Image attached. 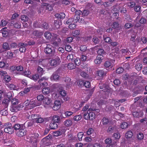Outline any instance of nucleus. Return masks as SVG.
<instances>
[{"label": "nucleus", "mask_w": 147, "mask_h": 147, "mask_svg": "<svg viewBox=\"0 0 147 147\" xmlns=\"http://www.w3.org/2000/svg\"><path fill=\"white\" fill-rule=\"evenodd\" d=\"M125 136L126 138H131L133 136V133L130 131H128L126 133Z\"/></svg>", "instance_id": "obj_36"}, {"label": "nucleus", "mask_w": 147, "mask_h": 147, "mask_svg": "<svg viewBox=\"0 0 147 147\" xmlns=\"http://www.w3.org/2000/svg\"><path fill=\"white\" fill-rule=\"evenodd\" d=\"M27 46V44H24L20 43L19 44V46L20 47L19 49V51L22 53L25 52L26 50V47Z\"/></svg>", "instance_id": "obj_7"}, {"label": "nucleus", "mask_w": 147, "mask_h": 147, "mask_svg": "<svg viewBox=\"0 0 147 147\" xmlns=\"http://www.w3.org/2000/svg\"><path fill=\"white\" fill-rule=\"evenodd\" d=\"M41 105V102L36 100H32L30 101L29 109H31Z\"/></svg>", "instance_id": "obj_4"}, {"label": "nucleus", "mask_w": 147, "mask_h": 147, "mask_svg": "<svg viewBox=\"0 0 147 147\" xmlns=\"http://www.w3.org/2000/svg\"><path fill=\"white\" fill-rule=\"evenodd\" d=\"M3 127L4 128V131L6 133L11 134L14 132V129L12 124L9 123H5Z\"/></svg>", "instance_id": "obj_2"}, {"label": "nucleus", "mask_w": 147, "mask_h": 147, "mask_svg": "<svg viewBox=\"0 0 147 147\" xmlns=\"http://www.w3.org/2000/svg\"><path fill=\"white\" fill-rule=\"evenodd\" d=\"M11 102L12 104V105L15 106L18 103V100L16 98L12 99L11 100Z\"/></svg>", "instance_id": "obj_48"}, {"label": "nucleus", "mask_w": 147, "mask_h": 147, "mask_svg": "<svg viewBox=\"0 0 147 147\" xmlns=\"http://www.w3.org/2000/svg\"><path fill=\"white\" fill-rule=\"evenodd\" d=\"M136 65L135 66V67L136 69L138 71H140L142 68V65L140 63H136Z\"/></svg>", "instance_id": "obj_27"}, {"label": "nucleus", "mask_w": 147, "mask_h": 147, "mask_svg": "<svg viewBox=\"0 0 147 147\" xmlns=\"http://www.w3.org/2000/svg\"><path fill=\"white\" fill-rule=\"evenodd\" d=\"M42 91L44 94H46L49 93L50 90L49 88H45L42 89Z\"/></svg>", "instance_id": "obj_37"}, {"label": "nucleus", "mask_w": 147, "mask_h": 147, "mask_svg": "<svg viewBox=\"0 0 147 147\" xmlns=\"http://www.w3.org/2000/svg\"><path fill=\"white\" fill-rule=\"evenodd\" d=\"M98 76L100 77H102L106 74V73L103 70H101L97 71Z\"/></svg>", "instance_id": "obj_23"}, {"label": "nucleus", "mask_w": 147, "mask_h": 147, "mask_svg": "<svg viewBox=\"0 0 147 147\" xmlns=\"http://www.w3.org/2000/svg\"><path fill=\"white\" fill-rule=\"evenodd\" d=\"M23 124H20L19 123H16L13 126V129L15 130H19L23 128Z\"/></svg>", "instance_id": "obj_13"}, {"label": "nucleus", "mask_w": 147, "mask_h": 147, "mask_svg": "<svg viewBox=\"0 0 147 147\" xmlns=\"http://www.w3.org/2000/svg\"><path fill=\"white\" fill-rule=\"evenodd\" d=\"M94 109L90 108L88 110V113H85L84 114V119L86 120L89 119L90 120L94 119L95 117V115L92 111H94Z\"/></svg>", "instance_id": "obj_1"}, {"label": "nucleus", "mask_w": 147, "mask_h": 147, "mask_svg": "<svg viewBox=\"0 0 147 147\" xmlns=\"http://www.w3.org/2000/svg\"><path fill=\"white\" fill-rule=\"evenodd\" d=\"M41 6L42 7H43L46 9H48L49 11H51L52 9V8L50 6V5L46 3H44L43 4H42Z\"/></svg>", "instance_id": "obj_17"}, {"label": "nucleus", "mask_w": 147, "mask_h": 147, "mask_svg": "<svg viewBox=\"0 0 147 147\" xmlns=\"http://www.w3.org/2000/svg\"><path fill=\"white\" fill-rule=\"evenodd\" d=\"M112 27L114 28H118L119 27V24L118 22H114L112 25Z\"/></svg>", "instance_id": "obj_59"}, {"label": "nucleus", "mask_w": 147, "mask_h": 147, "mask_svg": "<svg viewBox=\"0 0 147 147\" xmlns=\"http://www.w3.org/2000/svg\"><path fill=\"white\" fill-rule=\"evenodd\" d=\"M143 115V113L141 112H134L133 113V116L134 117H141Z\"/></svg>", "instance_id": "obj_14"}, {"label": "nucleus", "mask_w": 147, "mask_h": 147, "mask_svg": "<svg viewBox=\"0 0 147 147\" xmlns=\"http://www.w3.org/2000/svg\"><path fill=\"white\" fill-rule=\"evenodd\" d=\"M61 62V60L60 58L57 57L54 59L50 60L49 64L52 66H56L59 64Z\"/></svg>", "instance_id": "obj_3"}, {"label": "nucleus", "mask_w": 147, "mask_h": 147, "mask_svg": "<svg viewBox=\"0 0 147 147\" xmlns=\"http://www.w3.org/2000/svg\"><path fill=\"white\" fill-rule=\"evenodd\" d=\"M141 9V6L139 5H136L134 7V11L136 12L140 11Z\"/></svg>", "instance_id": "obj_32"}, {"label": "nucleus", "mask_w": 147, "mask_h": 147, "mask_svg": "<svg viewBox=\"0 0 147 147\" xmlns=\"http://www.w3.org/2000/svg\"><path fill=\"white\" fill-rule=\"evenodd\" d=\"M74 23L73 18H70L66 22V24H67L70 25Z\"/></svg>", "instance_id": "obj_55"}, {"label": "nucleus", "mask_w": 147, "mask_h": 147, "mask_svg": "<svg viewBox=\"0 0 147 147\" xmlns=\"http://www.w3.org/2000/svg\"><path fill=\"white\" fill-rule=\"evenodd\" d=\"M103 59L102 55H98L96 59L94 60V62L96 64H100L102 62V60Z\"/></svg>", "instance_id": "obj_10"}, {"label": "nucleus", "mask_w": 147, "mask_h": 147, "mask_svg": "<svg viewBox=\"0 0 147 147\" xmlns=\"http://www.w3.org/2000/svg\"><path fill=\"white\" fill-rule=\"evenodd\" d=\"M21 19L24 22H26L28 20L29 18L26 15H22L21 16Z\"/></svg>", "instance_id": "obj_42"}, {"label": "nucleus", "mask_w": 147, "mask_h": 147, "mask_svg": "<svg viewBox=\"0 0 147 147\" xmlns=\"http://www.w3.org/2000/svg\"><path fill=\"white\" fill-rule=\"evenodd\" d=\"M74 61L75 65L77 66H78L80 64V60L79 58H76L75 59Z\"/></svg>", "instance_id": "obj_49"}, {"label": "nucleus", "mask_w": 147, "mask_h": 147, "mask_svg": "<svg viewBox=\"0 0 147 147\" xmlns=\"http://www.w3.org/2000/svg\"><path fill=\"white\" fill-rule=\"evenodd\" d=\"M30 78L34 80H36L39 78V75L38 74L33 75L30 76Z\"/></svg>", "instance_id": "obj_30"}, {"label": "nucleus", "mask_w": 147, "mask_h": 147, "mask_svg": "<svg viewBox=\"0 0 147 147\" xmlns=\"http://www.w3.org/2000/svg\"><path fill=\"white\" fill-rule=\"evenodd\" d=\"M125 5L123 3H120L118 5V7H119V9L121 13H125L127 11L126 8L124 7Z\"/></svg>", "instance_id": "obj_9"}, {"label": "nucleus", "mask_w": 147, "mask_h": 147, "mask_svg": "<svg viewBox=\"0 0 147 147\" xmlns=\"http://www.w3.org/2000/svg\"><path fill=\"white\" fill-rule=\"evenodd\" d=\"M58 125L57 123L52 121L49 127L51 129H55L57 128Z\"/></svg>", "instance_id": "obj_16"}, {"label": "nucleus", "mask_w": 147, "mask_h": 147, "mask_svg": "<svg viewBox=\"0 0 147 147\" xmlns=\"http://www.w3.org/2000/svg\"><path fill=\"white\" fill-rule=\"evenodd\" d=\"M2 47L4 50L5 51L6 50L9 49L10 48L8 43L5 42L4 43Z\"/></svg>", "instance_id": "obj_29"}, {"label": "nucleus", "mask_w": 147, "mask_h": 147, "mask_svg": "<svg viewBox=\"0 0 147 147\" xmlns=\"http://www.w3.org/2000/svg\"><path fill=\"white\" fill-rule=\"evenodd\" d=\"M137 138L138 140H141L144 138V136L143 134L139 133L137 135Z\"/></svg>", "instance_id": "obj_47"}, {"label": "nucleus", "mask_w": 147, "mask_h": 147, "mask_svg": "<svg viewBox=\"0 0 147 147\" xmlns=\"http://www.w3.org/2000/svg\"><path fill=\"white\" fill-rule=\"evenodd\" d=\"M64 124L65 126L69 127L72 124V121L71 120L68 119L64 121Z\"/></svg>", "instance_id": "obj_21"}, {"label": "nucleus", "mask_w": 147, "mask_h": 147, "mask_svg": "<svg viewBox=\"0 0 147 147\" xmlns=\"http://www.w3.org/2000/svg\"><path fill=\"white\" fill-rule=\"evenodd\" d=\"M7 24V22L4 20H2L0 22V26H4Z\"/></svg>", "instance_id": "obj_63"}, {"label": "nucleus", "mask_w": 147, "mask_h": 147, "mask_svg": "<svg viewBox=\"0 0 147 147\" xmlns=\"http://www.w3.org/2000/svg\"><path fill=\"white\" fill-rule=\"evenodd\" d=\"M47 79V78L45 77L42 78L41 79H40L38 82L40 83V84L42 85H47V82L46 80Z\"/></svg>", "instance_id": "obj_11"}, {"label": "nucleus", "mask_w": 147, "mask_h": 147, "mask_svg": "<svg viewBox=\"0 0 147 147\" xmlns=\"http://www.w3.org/2000/svg\"><path fill=\"white\" fill-rule=\"evenodd\" d=\"M11 24L13 25L14 27L16 28H20L21 27V24L20 23H16L14 24V22L13 21H11Z\"/></svg>", "instance_id": "obj_34"}, {"label": "nucleus", "mask_w": 147, "mask_h": 147, "mask_svg": "<svg viewBox=\"0 0 147 147\" xmlns=\"http://www.w3.org/2000/svg\"><path fill=\"white\" fill-rule=\"evenodd\" d=\"M61 103L59 100H55L54 102V105L53 107L54 110L56 111L59 109L60 107Z\"/></svg>", "instance_id": "obj_8"}, {"label": "nucleus", "mask_w": 147, "mask_h": 147, "mask_svg": "<svg viewBox=\"0 0 147 147\" xmlns=\"http://www.w3.org/2000/svg\"><path fill=\"white\" fill-rule=\"evenodd\" d=\"M101 122L103 125H106L108 124L109 123V121L108 118L104 117L102 119Z\"/></svg>", "instance_id": "obj_24"}, {"label": "nucleus", "mask_w": 147, "mask_h": 147, "mask_svg": "<svg viewBox=\"0 0 147 147\" xmlns=\"http://www.w3.org/2000/svg\"><path fill=\"white\" fill-rule=\"evenodd\" d=\"M83 135V133L82 132H80L78 134V136L80 141L82 140Z\"/></svg>", "instance_id": "obj_60"}, {"label": "nucleus", "mask_w": 147, "mask_h": 147, "mask_svg": "<svg viewBox=\"0 0 147 147\" xmlns=\"http://www.w3.org/2000/svg\"><path fill=\"white\" fill-rule=\"evenodd\" d=\"M80 18V16H77V15H75L74 16V18L73 19L74 23H76L78 21Z\"/></svg>", "instance_id": "obj_50"}, {"label": "nucleus", "mask_w": 147, "mask_h": 147, "mask_svg": "<svg viewBox=\"0 0 147 147\" xmlns=\"http://www.w3.org/2000/svg\"><path fill=\"white\" fill-rule=\"evenodd\" d=\"M60 120V118L59 116L55 115L53 118V121L56 123H58Z\"/></svg>", "instance_id": "obj_28"}, {"label": "nucleus", "mask_w": 147, "mask_h": 147, "mask_svg": "<svg viewBox=\"0 0 147 147\" xmlns=\"http://www.w3.org/2000/svg\"><path fill=\"white\" fill-rule=\"evenodd\" d=\"M76 83L79 87H81L83 85H84V82L81 80L77 81Z\"/></svg>", "instance_id": "obj_44"}, {"label": "nucleus", "mask_w": 147, "mask_h": 147, "mask_svg": "<svg viewBox=\"0 0 147 147\" xmlns=\"http://www.w3.org/2000/svg\"><path fill=\"white\" fill-rule=\"evenodd\" d=\"M112 142V140L111 138H108L105 140V143L106 144L111 145Z\"/></svg>", "instance_id": "obj_53"}, {"label": "nucleus", "mask_w": 147, "mask_h": 147, "mask_svg": "<svg viewBox=\"0 0 147 147\" xmlns=\"http://www.w3.org/2000/svg\"><path fill=\"white\" fill-rule=\"evenodd\" d=\"M127 5L129 8H132L134 7L136 5V3L134 1H131L127 3Z\"/></svg>", "instance_id": "obj_31"}, {"label": "nucleus", "mask_w": 147, "mask_h": 147, "mask_svg": "<svg viewBox=\"0 0 147 147\" xmlns=\"http://www.w3.org/2000/svg\"><path fill=\"white\" fill-rule=\"evenodd\" d=\"M61 24L62 23L60 20L55 21L54 22V25L56 28H59Z\"/></svg>", "instance_id": "obj_22"}, {"label": "nucleus", "mask_w": 147, "mask_h": 147, "mask_svg": "<svg viewBox=\"0 0 147 147\" xmlns=\"http://www.w3.org/2000/svg\"><path fill=\"white\" fill-rule=\"evenodd\" d=\"M5 94H4V95H5V97H7L8 98L9 100H10L11 99L12 95V92H9L6 93V92H5Z\"/></svg>", "instance_id": "obj_41"}, {"label": "nucleus", "mask_w": 147, "mask_h": 147, "mask_svg": "<svg viewBox=\"0 0 147 147\" xmlns=\"http://www.w3.org/2000/svg\"><path fill=\"white\" fill-rule=\"evenodd\" d=\"M82 118L81 115H79L76 116L74 118V119L75 121H78L80 120Z\"/></svg>", "instance_id": "obj_62"}, {"label": "nucleus", "mask_w": 147, "mask_h": 147, "mask_svg": "<svg viewBox=\"0 0 147 147\" xmlns=\"http://www.w3.org/2000/svg\"><path fill=\"white\" fill-rule=\"evenodd\" d=\"M98 55H102L105 53V51L102 49H99L97 51Z\"/></svg>", "instance_id": "obj_61"}, {"label": "nucleus", "mask_w": 147, "mask_h": 147, "mask_svg": "<svg viewBox=\"0 0 147 147\" xmlns=\"http://www.w3.org/2000/svg\"><path fill=\"white\" fill-rule=\"evenodd\" d=\"M76 66L74 64L70 63L67 65V68L69 69H72L75 68Z\"/></svg>", "instance_id": "obj_45"}, {"label": "nucleus", "mask_w": 147, "mask_h": 147, "mask_svg": "<svg viewBox=\"0 0 147 147\" xmlns=\"http://www.w3.org/2000/svg\"><path fill=\"white\" fill-rule=\"evenodd\" d=\"M9 65L8 63H6L3 61H1L0 62V67L3 68L4 67H7Z\"/></svg>", "instance_id": "obj_43"}, {"label": "nucleus", "mask_w": 147, "mask_h": 147, "mask_svg": "<svg viewBox=\"0 0 147 147\" xmlns=\"http://www.w3.org/2000/svg\"><path fill=\"white\" fill-rule=\"evenodd\" d=\"M30 101L27 100L25 101L24 103V106H25V107L26 109H29V105Z\"/></svg>", "instance_id": "obj_56"}, {"label": "nucleus", "mask_w": 147, "mask_h": 147, "mask_svg": "<svg viewBox=\"0 0 147 147\" xmlns=\"http://www.w3.org/2000/svg\"><path fill=\"white\" fill-rule=\"evenodd\" d=\"M65 14L64 13H56L55 14V16L56 18L60 19H63L65 17Z\"/></svg>", "instance_id": "obj_15"}, {"label": "nucleus", "mask_w": 147, "mask_h": 147, "mask_svg": "<svg viewBox=\"0 0 147 147\" xmlns=\"http://www.w3.org/2000/svg\"><path fill=\"white\" fill-rule=\"evenodd\" d=\"M94 132V130L92 128H89L87 131V134L88 135H90Z\"/></svg>", "instance_id": "obj_64"}, {"label": "nucleus", "mask_w": 147, "mask_h": 147, "mask_svg": "<svg viewBox=\"0 0 147 147\" xmlns=\"http://www.w3.org/2000/svg\"><path fill=\"white\" fill-rule=\"evenodd\" d=\"M104 66L106 67H111L113 66V65L109 61H106L104 63Z\"/></svg>", "instance_id": "obj_26"}, {"label": "nucleus", "mask_w": 147, "mask_h": 147, "mask_svg": "<svg viewBox=\"0 0 147 147\" xmlns=\"http://www.w3.org/2000/svg\"><path fill=\"white\" fill-rule=\"evenodd\" d=\"M26 132L25 129L22 128L16 132V134L19 137H21L25 136L26 134Z\"/></svg>", "instance_id": "obj_5"}, {"label": "nucleus", "mask_w": 147, "mask_h": 147, "mask_svg": "<svg viewBox=\"0 0 147 147\" xmlns=\"http://www.w3.org/2000/svg\"><path fill=\"white\" fill-rule=\"evenodd\" d=\"M5 94V91L0 90V100L2 99L3 97H5V95H4Z\"/></svg>", "instance_id": "obj_57"}, {"label": "nucleus", "mask_w": 147, "mask_h": 147, "mask_svg": "<svg viewBox=\"0 0 147 147\" xmlns=\"http://www.w3.org/2000/svg\"><path fill=\"white\" fill-rule=\"evenodd\" d=\"M60 78V76L56 73H54L51 76V79L52 80H58Z\"/></svg>", "instance_id": "obj_12"}, {"label": "nucleus", "mask_w": 147, "mask_h": 147, "mask_svg": "<svg viewBox=\"0 0 147 147\" xmlns=\"http://www.w3.org/2000/svg\"><path fill=\"white\" fill-rule=\"evenodd\" d=\"M33 34L35 36H39L42 35L43 33L42 32H40L37 30H35L33 32Z\"/></svg>", "instance_id": "obj_40"}, {"label": "nucleus", "mask_w": 147, "mask_h": 147, "mask_svg": "<svg viewBox=\"0 0 147 147\" xmlns=\"http://www.w3.org/2000/svg\"><path fill=\"white\" fill-rule=\"evenodd\" d=\"M44 36L45 38L47 39H51L53 35H52L51 33L49 32H46L45 33Z\"/></svg>", "instance_id": "obj_25"}, {"label": "nucleus", "mask_w": 147, "mask_h": 147, "mask_svg": "<svg viewBox=\"0 0 147 147\" xmlns=\"http://www.w3.org/2000/svg\"><path fill=\"white\" fill-rule=\"evenodd\" d=\"M33 125V123L31 121L26 122L24 124V126H26L27 127L31 126Z\"/></svg>", "instance_id": "obj_58"}, {"label": "nucleus", "mask_w": 147, "mask_h": 147, "mask_svg": "<svg viewBox=\"0 0 147 147\" xmlns=\"http://www.w3.org/2000/svg\"><path fill=\"white\" fill-rule=\"evenodd\" d=\"M6 85L11 90H16L17 89L16 85L13 84L8 83Z\"/></svg>", "instance_id": "obj_20"}, {"label": "nucleus", "mask_w": 147, "mask_h": 147, "mask_svg": "<svg viewBox=\"0 0 147 147\" xmlns=\"http://www.w3.org/2000/svg\"><path fill=\"white\" fill-rule=\"evenodd\" d=\"M52 48V47L51 45L49 44L47 45L45 49V52L48 54H51L53 52Z\"/></svg>", "instance_id": "obj_6"}, {"label": "nucleus", "mask_w": 147, "mask_h": 147, "mask_svg": "<svg viewBox=\"0 0 147 147\" xmlns=\"http://www.w3.org/2000/svg\"><path fill=\"white\" fill-rule=\"evenodd\" d=\"M61 40L60 38H57V41H54L53 42H52L51 44L54 46H58V45L60 43Z\"/></svg>", "instance_id": "obj_38"}, {"label": "nucleus", "mask_w": 147, "mask_h": 147, "mask_svg": "<svg viewBox=\"0 0 147 147\" xmlns=\"http://www.w3.org/2000/svg\"><path fill=\"white\" fill-rule=\"evenodd\" d=\"M37 71L39 73H40L41 75L43 74L44 72L43 69L40 66L38 67Z\"/></svg>", "instance_id": "obj_46"}, {"label": "nucleus", "mask_w": 147, "mask_h": 147, "mask_svg": "<svg viewBox=\"0 0 147 147\" xmlns=\"http://www.w3.org/2000/svg\"><path fill=\"white\" fill-rule=\"evenodd\" d=\"M51 102V99L48 97H45L43 103L44 104L49 105Z\"/></svg>", "instance_id": "obj_18"}, {"label": "nucleus", "mask_w": 147, "mask_h": 147, "mask_svg": "<svg viewBox=\"0 0 147 147\" xmlns=\"http://www.w3.org/2000/svg\"><path fill=\"white\" fill-rule=\"evenodd\" d=\"M1 31V32L0 33H1L3 37H6L8 36V33L7 31L2 30Z\"/></svg>", "instance_id": "obj_52"}, {"label": "nucleus", "mask_w": 147, "mask_h": 147, "mask_svg": "<svg viewBox=\"0 0 147 147\" xmlns=\"http://www.w3.org/2000/svg\"><path fill=\"white\" fill-rule=\"evenodd\" d=\"M92 41L95 44H98L100 41L99 39L96 37H94L93 38Z\"/></svg>", "instance_id": "obj_54"}, {"label": "nucleus", "mask_w": 147, "mask_h": 147, "mask_svg": "<svg viewBox=\"0 0 147 147\" xmlns=\"http://www.w3.org/2000/svg\"><path fill=\"white\" fill-rule=\"evenodd\" d=\"M121 127L122 129H126L128 126V124L125 122H123L121 124Z\"/></svg>", "instance_id": "obj_39"}, {"label": "nucleus", "mask_w": 147, "mask_h": 147, "mask_svg": "<svg viewBox=\"0 0 147 147\" xmlns=\"http://www.w3.org/2000/svg\"><path fill=\"white\" fill-rule=\"evenodd\" d=\"M120 51L123 55H129V51L128 49H123Z\"/></svg>", "instance_id": "obj_19"}, {"label": "nucleus", "mask_w": 147, "mask_h": 147, "mask_svg": "<svg viewBox=\"0 0 147 147\" xmlns=\"http://www.w3.org/2000/svg\"><path fill=\"white\" fill-rule=\"evenodd\" d=\"M7 74V72L5 71L1 70L0 71V75L1 77L4 78Z\"/></svg>", "instance_id": "obj_51"}, {"label": "nucleus", "mask_w": 147, "mask_h": 147, "mask_svg": "<svg viewBox=\"0 0 147 147\" xmlns=\"http://www.w3.org/2000/svg\"><path fill=\"white\" fill-rule=\"evenodd\" d=\"M118 5H117L113 7V9L111 10V12L112 13L118 12L119 7H118Z\"/></svg>", "instance_id": "obj_35"}, {"label": "nucleus", "mask_w": 147, "mask_h": 147, "mask_svg": "<svg viewBox=\"0 0 147 147\" xmlns=\"http://www.w3.org/2000/svg\"><path fill=\"white\" fill-rule=\"evenodd\" d=\"M38 101L39 102H40L41 104H42V101L44 100L45 98L44 96L41 94H40L38 95L37 97Z\"/></svg>", "instance_id": "obj_33"}]
</instances>
